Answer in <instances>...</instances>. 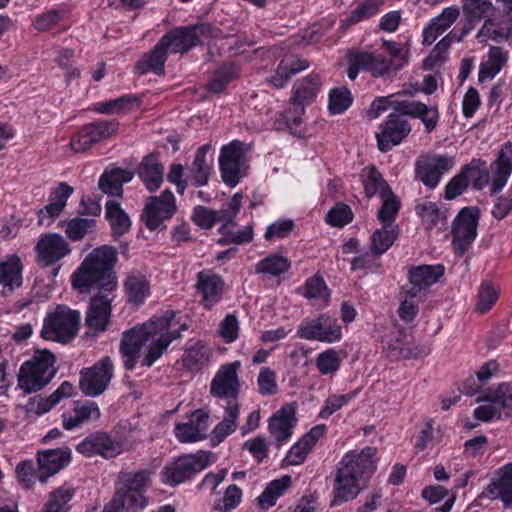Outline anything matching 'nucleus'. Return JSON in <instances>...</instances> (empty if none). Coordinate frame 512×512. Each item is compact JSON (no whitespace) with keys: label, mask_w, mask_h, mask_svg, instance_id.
I'll return each mask as SVG.
<instances>
[{"label":"nucleus","mask_w":512,"mask_h":512,"mask_svg":"<svg viewBox=\"0 0 512 512\" xmlns=\"http://www.w3.org/2000/svg\"><path fill=\"white\" fill-rule=\"evenodd\" d=\"M117 250L110 245H102L92 250L72 275V285L80 293L98 290L91 298L86 314V325L95 332L107 329L111 315V301L108 293L117 287L114 266Z\"/></svg>","instance_id":"nucleus-1"},{"label":"nucleus","mask_w":512,"mask_h":512,"mask_svg":"<svg viewBox=\"0 0 512 512\" xmlns=\"http://www.w3.org/2000/svg\"><path fill=\"white\" fill-rule=\"evenodd\" d=\"M174 318V311H166L161 318L133 327L123 333L120 353L127 370L135 367L142 346L148 343V352L143 359V365L150 367L160 358L169 344L181 336L180 331L187 329V326L182 324L177 328Z\"/></svg>","instance_id":"nucleus-2"},{"label":"nucleus","mask_w":512,"mask_h":512,"mask_svg":"<svg viewBox=\"0 0 512 512\" xmlns=\"http://www.w3.org/2000/svg\"><path fill=\"white\" fill-rule=\"evenodd\" d=\"M375 454V447H365L360 453L350 452L343 457L334 480L333 505L354 499L359 494L362 479L375 470L372 459Z\"/></svg>","instance_id":"nucleus-3"},{"label":"nucleus","mask_w":512,"mask_h":512,"mask_svg":"<svg viewBox=\"0 0 512 512\" xmlns=\"http://www.w3.org/2000/svg\"><path fill=\"white\" fill-rule=\"evenodd\" d=\"M461 170L467 181H471L473 189L482 190L490 182L493 193L501 191L512 172V143L506 142L502 146L496 160L490 165V171L481 159H472Z\"/></svg>","instance_id":"nucleus-4"},{"label":"nucleus","mask_w":512,"mask_h":512,"mask_svg":"<svg viewBox=\"0 0 512 512\" xmlns=\"http://www.w3.org/2000/svg\"><path fill=\"white\" fill-rule=\"evenodd\" d=\"M361 181L367 198L377 194L381 198L382 204L377 212V219L385 223L395 220L401 207L400 198L392 191L377 168L375 166L364 168Z\"/></svg>","instance_id":"nucleus-5"},{"label":"nucleus","mask_w":512,"mask_h":512,"mask_svg":"<svg viewBox=\"0 0 512 512\" xmlns=\"http://www.w3.org/2000/svg\"><path fill=\"white\" fill-rule=\"evenodd\" d=\"M55 356L49 350H37L22 364L18 374V387L25 393L41 390L55 376Z\"/></svg>","instance_id":"nucleus-6"},{"label":"nucleus","mask_w":512,"mask_h":512,"mask_svg":"<svg viewBox=\"0 0 512 512\" xmlns=\"http://www.w3.org/2000/svg\"><path fill=\"white\" fill-rule=\"evenodd\" d=\"M80 313L66 305H58L44 319L42 338L60 343L70 342L78 333Z\"/></svg>","instance_id":"nucleus-7"},{"label":"nucleus","mask_w":512,"mask_h":512,"mask_svg":"<svg viewBox=\"0 0 512 512\" xmlns=\"http://www.w3.org/2000/svg\"><path fill=\"white\" fill-rule=\"evenodd\" d=\"M246 145L238 140L224 145L219 156V166L224 183L236 186L246 173Z\"/></svg>","instance_id":"nucleus-8"},{"label":"nucleus","mask_w":512,"mask_h":512,"mask_svg":"<svg viewBox=\"0 0 512 512\" xmlns=\"http://www.w3.org/2000/svg\"><path fill=\"white\" fill-rule=\"evenodd\" d=\"M212 34L209 23H199L171 30L161 37V45H165L169 53H185L201 43L202 38Z\"/></svg>","instance_id":"nucleus-9"},{"label":"nucleus","mask_w":512,"mask_h":512,"mask_svg":"<svg viewBox=\"0 0 512 512\" xmlns=\"http://www.w3.org/2000/svg\"><path fill=\"white\" fill-rule=\"evenodd\" d=\"M176 210L175 197L167 189L160 196H150L146 199L141 218L149 230H164L165 221L171 219Z\"/></svg>","instance_id":"nucleus-10"},{"label":"nucleus","mask_w":512,"mask_h":512,"mask_svg":"<svg viewBox=\"0 0 512 512\" xmlns=\"http://www.w3.org/2000/svg\"><path fill=\"white\" fill-rule=\"evenodd\" d=\"M113 377V363L109 356L97 361L92 367L80 371L81 391L91 397L101 395Z\"/></svg>","instance_id":"nucleus-11"},{"label":"nucleus","mask_w":512,"mask_h":512,"mask_svg":"<svg viewBox=\"0 0 512 512\" xmlns=\"http://www.w3.org/2000/svg\"><path fill=\"white\" fill-rule=\"evenodd\" d=\"M209 463V455L206 453L184 455L165 466L162 471L163 481L170 485L180 484L205 469Z\"/></svg>","instance_id":"nucleus-12"},{"label":"nucleus","mask_w":512,"mask_h":512,"mask_svg":"<svg viewBox=\"0 0 512 512\" xmlns=\"http://www.w3.org/2000/svg\"><path fill=\"white\" fill-rule=\"evenodd\" d=\"M479 210L473 207L463 208L453 222L452 244L458 255H463L477 235Z\"/></svg>","instance_id":"nucleus-13"},{"label":"nucleus","mask_w":512,"mask_h":512,"mask_svg":"<svg viewBox=\"0 0 512 512\" xmlns=\"http://www.w3.org/2000/svg\"><path fill=\"white\" fill-rule=\"evenodd\" d=\"M297 333L302 339L333 343L340 340L341 327L336 318L322 314L316 319L302 321Z\"/></svg>","instance_id":"nucleus-14"},{"label":"nucleus","mask_w":512,"mask_h":512,"mask_svg":"<svg viewBox=\"0 0 512 512\" xmlns=\"http://www.w3.org/2000/svg\"><path fill=\"white\" fill-rule=\"evenodd\" d=\"M349 66L347 75L351 80H355L359 70L369 72L373 77H381L388 74L393 65L392 60H387L384 56L375 52L355 51L349 53Z\"/></svg>","instance_id":"nucleus-15"},{"label":"nucleus","mask_w":512,"mask_h":512,"mask_svg":"<svg viewBox=\"0 0 512 512\" xmlns=\"http://www.w3.org/2000/svg\"><path fill=\"white\" fill-rule=\"evenodd\" d=\"M455 165L453 157L446 155H429L418 162V179L429 189H434L442 176Z\"/></svg>","instance_id":"nucleus-16"},{"label":"nucleus","mask_w":512,"mask_h":512,"mask_svg":"<svg viewBox=\"0 0 512 512\" xmlns=\"http://www.w3.org/2000/svg\"><path fill=\"white\" fill-rule=\"evenodd\" d=\"M239 368V361L222 365L211 382V394L228 400L236 399L240 387L237 375Z\"/></svg>","instance_id":"nucleus-17"},{"label":"nucleus","mask_w":512,"mask_h":512,"mask_svg":"<svg viewBox=\"0 0 512 512\" xmlns=\"http://www.w3.org/2000/svg\"><path fill=\"white\" fill-rule=\"evenodd\" d=\"M376 134L377 145L381 152H387L398 145L411 131V125L398 114L391 113Z\"/></svg>","instance_id":"nucleus-18"},{"label":"nucleus","mask_w":512,"mask_h":512,"mask_svg":"<svg viewBox=\"0 0 512 512\" xmlns=\"http://www.w3.org/2000/svg\"><path fill=\"white\" fill-rule=\"evenodd\" d=\"M77 451L85 456L101 455L109 459L122 452V445L103 432H96L86 437L77 445Z\"/></svg>","instance_id":"nucleus-19"},{"label":"nucleus","mask_w":512,"mask_h":512,"mask_svg":"<svg viewBox=\"0 0 512 512\" xmlns=\"http://www.w3.org/2000/svg\"><path fill=\"white\" fill-rule=\"evenodd\" d=\"M70 459L71 450L68 447L39 451L37 454L38 480L45 483L49 477L68 465Z\"/></svg>","instance_id":"nucleus-20"},{"label":"nucleus","mask_w":512,"mask_h":512,"mask_svg":"<svg viewBox=\"0 0 512 512\" xmlns=\"http://www.w3.org/2000/svg\"><path fill=\"white\" fill-rule=\"evenodd\" d=\"M36 248L40 260L45 265L54 264L71 252L69 244L57 233H48L42 236Z\"/></svg>","instance_id":"nucleus-21"},{"label":"nucleus","mask_w":512,"mask_h":512,"mask_svg":"<svg viewBox=\"0 0 512 512\" xmlns=\"http://www.w3.org/2000/svg\"><path fill=\"white\" fill-rule=\"evenodd\" d=\"M208 430V414L203 410H197L192 413L186 423L176 425L175 433L180 442H196L206 436Z\"/></svg>","instance_id":"nucleus-22"},{"label":"nucleus","mask_w":512,"mask_h":512,"mask_svg":"<svg viewBox=\"0 0 512 512\" xmlns=\"http://www.w3.org/2000/svg\"><path fill=\"white\" fill-rule=\"evenodd\" d=\"M196 290L202 295L201 304L211 309L222 298L224 282L218 275L201 271L197 274Z\"/></svg>","instance_id":"nucleus-23"},{"label":"nucleus","mask_w":512,"mask_h":512,"mask_svg":"<svg viewBox=\"0 0 512 512\" xmlns=\"http://www.w3.org/2000/svg\"><path fill=\"white\" fill-rule=\"evenodd\" d=\"M296 423L293 407H284L269 420V432L278 446H281L292 435V429Z\"/></svg>","instance_id":"nucleus-24"},{"label":"nucleus","mask_w":512,"mask_h":512,"mask_svg":"<svg viewBox=\"0 0 512 512\" xmlns=\"http://www.w3.org/2000/svg\"><path fill=\"white\" fill-rule=\"evenodd\" d=\"M100 415V409L95 402H77L71 411L65 412L62 415L63 427L66 430H72L85 423L99 419Z\"/></svg>","instance_id":"nucleus-25"},{"label":"nucleus","mask_w":512,"mask_h":512,"mask_svg":"<svg viewBox=\"0 0 512 512\" xmlns=\"http://www.w3.org/2000/svg\"><path fill=\"white\" fill-rule=\"evenodd\" d=\"M22 264L17 255H10L0 262V285L3 293H12L22 285Z\"/></svg>","instance_id":"nucleus-26"},{"label":"nucleus","mask_w":512,"mask_h":512,"mask_svg":"<svg viewBox=\"0 0 512 512\" xmlns=\"http://www.w3.org/2000/svg\"><path fill=\"white\" fill-rule=\"evenodd\" d=\"M138 176L150 192L156 191L163 182L164 167L154 154H149L142 159L138 168Z\"/></svg>","instance_id":"nucleus-27"},{"label":"nucleus","mask_w":512,"mask_h":512,"mask_svg":"<svg viewBox=\"0 0 512 512\" xmlns=\"http://www.w3.org/2000/svg\"><path fill=\"white\" fill-rule=\"evenodd\" d=\"M421 223L426 232L431 234H439L447 229V211L442 210L437 204L426 202L421 206L420 213Z\"/></svg>","instance_id":"nucleus-28"},{"label":"nucleus","mask_w":512,"mask_h":512,"mask_svg":"<svg viewBox=\"0 0 512 512\" xmlns=\"http://www.w3.org/2000/svg\"><path fill=\"white\" fill-rule=\"evenodd\" d=\"M239 415L240 405L237 399H229L225 406L223 420L212 431L214 445L221 443L228 435L235 431Z\"/></svg>","instance_id":"nucleus-29"},{"label":"nucleus","mask_w":512,"mask_h":512,"mask_svg":"<svg viewBox=\"0 0 512 512\" xmlns=\"http://www.w3.org/2000/svg\"><path fill=\"white\" fill-rule=\"evenodd\" d=\"M309 67L306 59L295 56H289L281 60L275 74L269 79V82L276 88H282L290 78Z\"/></svg>","instance_id":"nucleus-30"},{"label":"nucleus","mask_w":512,"mask_h":512,"mask_svg":"<svg viewBox=\"0 0 512 512\" xmlns=\"http://www.w3.org/2000/svg\"><path fill=\"white\" fill-rule=\"evenodd\" d=\"M127 300L136 305L142 304L149 294L150 285L146 276L138 270H132L124 281Z\"/></svg>","instance_id":"nucleus-31"},{"label":"nucleus","mask_w":512,"mask_h":512,"mask_svg":"<svg viewBox=\"0 0 512 512\" xmlns=\"http://www.w3.org/2000/svg\"><path fill=\"white\" fill-rule=\"evenodd\" d=\"M416 268H409V284L401 289V303L398 310L399 317L405 322H412L416 316Z\"/></svg>","instance_id":"nucleus-32"},{"label":"nucleus","mask_w":512,"mask_h":512,"mask_svg":"<svg viewBox=\"0 0 512 512\" xmlns=\"http://www.w3.org/2000/svg\"><path fill=\"white\" fill-rule=\"evenodd\" d=\"M134 177L133 172L121 168L105 171L99 179V188L111 196H121L123 183L130 182Z\"/></svg>","instance_id":"nucleus-33"},{"label":"nucleus","mask_w":512,"mask_h":512,"mask_svg":"<svg viewBox=\"0 0 512 512\" xmlns=\"http://www.w3.org/2000/svg\"><path fill=\"white\" fill-rule=\"evenodd\" d=\"M395 220L390 222H381L383 227L377 229L371 236V255L379 257L385 253L395 242L399 235L397 226H393Z\"/></svg>","instance_id":"nucleus-34"},{"label":"nucleus","mask_w":512,"mask_h":512,"mask_svg":"<svg viewBox=\"0 0 512 512\" xmlns=\"http://www.w3.org/2000/svg\"><path fill=\"white\" fill-rule=\"evenodd\" d=\"M210 149V144H205L198 148L194 161L189 168L191 182L196 187L204 186L209 181L211 166L207 162V153Z\"/></svg>","instance_id":"nucleus-35"},{"label":"nucleus","mask_w":512,"mask_h":512,"mask_svg":"<svg viewBox=\"0 0 512 512\" xmlns=\"http://www.w3.org/2000/svg\"><path fill=\"white\" fill-rule=\"evenodd\" d=\"M319 89L320 79L316 74L307 76L300 83L295 85L292 104L295 106L296 110L299 108L300 111L303 112L304 105L313 101Z\"/></svg>","instance_id":"nucleus-36"},{"label":"nucleus","mask_w":512,"mask_h":512,"mask_svg":"<svg viewBox=\"0 0 512 512\" xmlns=\"http://www.w3.org/2000/svg\"><path fill=\"white\" fill-rule=\"evenodd\" d=\"M169 51L165 45H161V40L155 45L150 53L145 54L136 64L139 74H145L152 71L157 75L164 72V65Z\"/></svg>","instance_id":"nucleus-37"},{"label":"nucleus","mask_w":512,"mask_h":512,"mask_svg":"<svg viewBox=\"0 0 512 512\" xmlns=\"http://www.w3.org/2000/svg\"><path fill=\"white\" fill-rule=\"evenodd\" d=\"M487 491L489 494H496L505 507L512 506V463L502 468L499 479L490 483Z\"/></svg>","instance_id":"nucleus-38"},{"label":"nucleus","mask_w":512,"mask_h":512,"mask_svg":"<svg viewBox=\"0 0 512 512\" xmlns=\"http://www.w3.org/2000/svg\"><path fill=\"white\" fill-rule=\"evenodd\" d=\"M106 218L108 219L112 235L120 237L127 233L131 226L129 216L121 209L120 204L115 201L106 202Z\"/></svg>","instance_id":"nucleus-39"},{"label":"nucleus","mask_w":512,"mask_h":512,"mask_svg":"<svg viewBox=\"0 0 512 512\" xmlns=\"http://www.w3.org/2000/svg\"><path fill=\"white\" fill-rule=\"evenodd\" d=\"M291 483V477L288 475L271 481L262 494L257 498L259 506L262 509L272 507L276 503L277 498L291 486Z\"/></svg>","instance_id":"nucleus-40"},{"label":"nucleus","mask_w":512,"mask_h":512,"mask_svg":"<svg viewBox=\"0 0 512 512\" xmlns=\"http://www.w3.org/2000/svg\"><path fill=\"white\" fill-rule=\"evenodd\" d=\"M491 7L490 0H465L463 12L467 18L462 34H468L473 29L474 23L480 21Z\"/></svg>","instance_id":"nucleus-41"},{"label":"nucleus","mask_w":512,"mask_h":512,"mask_svg":"<svg viewBox=\"0 0 512 512\" xmlns=\"http://www.w3.org/2000/svg\"><path fill=\"white\" fill-rule=\"evenodd\" d=\"M383 3V0H365L361 2L345 19L341 21L343 29H347L364 19L374 16L379 11Z\"/></svg>","instance_id":"nucleus-42"},{"label":"nucleus","mask_w":512,"mask_h":512,"mask_svg":"<svg viewBox=\"0 0 512 512\" xmlns=\"http://www.w3.org/2000/svg\"><path fill=\"white\" fill-rule=\"evenodd\" d=\"M414 338L412 333L407 334L403 329H399L386 343L387 349L391 352V356L396 358H410L413 354Z\"/></svg>","instance_id":"nucleus-43"},{"label":"nucleus","mask_w":512,"mask_h":512,"mask_svg":"<svg viewBox=\"0 0 512 512\" xmlns=\"http://www.w3.org/2000/svg\"><path fill=\"white\" fill-rule=\"evenodd\" d=\"M444 273L445 267L442 264L418 265V299L421 292L439 282Z\"/></svg>","instance_id":"nucleus-44"},{"label":"nucleus","mask_w":512,"mask_h":512,"mask_svg":"<svg viewBox=\"0 0 512 512\" xmlns=\"http://www.w3.org/2000/svg\"><path fill=\"white\" fill-rule=\"evenodd\" d=\"M114 497H118L120 507L126 512H139L148 504V500L142 492L119 489L115 492Z\"/></svg>","instance_id":"nucleus-45"},{"label":"nucleus","mask_w":512,"mask_h":512,"mask_svg":"<svg viewBox=\"0 0 512 512\" xmlns=\"http://www.w3.org/2000/svg\"><path fill=\"white\" fill-rule=\"evenodd\" d=\"M507 54L500 47H491L488 60L483 64L480 71V79L493 78L506 64Z\"/></svg>","instance_id":"nucleus-46"},{"label":"nucleus","mask_w":512,"mask_h":512,"mask_svg":"<svg viewBox=\"0 0 512 512\" xmlns=\"http://www.w3.org/2000/svg\"><path fill=\"white\" fill-rule=\"evenodd\" d=\"M290 261L278 254H272L262 259L256 266V272L278 276L289 270Z\"/></svg>","instance_id":"nucleus-47"},{"label":"nucleus","mask_w":512,"mask_h":512,"mask_svg":"<svg viewBox=\"0 0 512 512\" xmlns=\"http://www.w3.org/2000/svg\"><path fill=\"white\" fill-rule=\"evenodd\" d=\"M485 399L493 404L499 405L505 412V415L512 417V385L501 383L494 390H489Z\"/></svg>","instance_id":"nucleus-48"},{"label":"nucleus","mask_w":512,"mask_h":512,"mask_svg":"<svg viewBox=\"0 0 512 512\" xmlns=\"http://www.w3.org/2000/svg\"><path fill=\"white\" fill-rule=\"evenodd\" d=\"M74 488L60 487L50 493L43 512H68V502L74 496Z\"/></svg>","instance_id":"nucleus-49"},{"label":"nucleus","mask_w":512,"mask_h":512,"mask_svg":"<svg viewBox=\"0 0 512 512\" xmlns=\"http://www.w3.org/2000/svg\"><path fill=\"white\" fill-rule=\"evenodd\" d=\"M73 393V386L70 382L64 381L59 388L54 391L48 398L35 399L34 403H37L36 412L38 414L46 413L57 405L63 398L70 397Z\"/></svg>","instance_id":"nucleus-50"},{"label":"nucleus","mask_w":512,"mask_h":512,"mask_svg":"<svg viewBox=\"0 0 512 512\" xmlns=\"http://www.w3.org/2000/svg\"><path fill=\"white\" fill-rule=\"evenodd\" d=\"M95 226L94 219L75 217L66 223L65 233L70 240L79 241L93 232Z\"/></svg>","instance_id":"nucleus-51"},{"label":"nucleus","mask_w":512,"mask_h":512,"mask_svg":"<svg viewBox=\"0 0 512 512\" xmlns=\"http://www.w3.org/2000/svg\"><path fill=\"white\" fill-rule=\"evenodd\" d=\"M120 480L123 483V490L144 493L150 480V472L148 470L124 472L120 474Z\"/></svg>","instance_id":"nucleus-52"},{"label":"nucleus","mask_w":512,"mask_h":512,"mask_svg":"<svg viewBox=\"0 0 512 512\" xmlns=\"http://www.w3.org/2000/svg\"><path fill=\"white\" fill-rule=\"evenodd\" d=\"M209 360L208 349L203 345L189 348L183 357V364L189 370H199Z\"/></svg>","instance_id":"nucleus-53"},{"label":"nucleus","mask_w":512,"mask_h":512,"mask_svg":"<svg viewBox=\"0 0 512 512\" xmlns=\"http://www.w3.org/2000/svg\"><path fill=\"white\" fill-rule=\"evenodd\" d=\"M192 219L200 228L210 229L215 223L223 221V214L199 205L194 208Z\"/></svg>","instance_id":"nucleus-54"},{"label":"nucleus","mask_w":512,"mask_h":512,"mask_svg":"<svg viewBox=\"0 0 512 512\" xmlns=\"http://www.w3.org/2000/svg\"><path fill=\"white\" fill-rule=\"evenodd\" d=\"M393 113L399 115L400 118L403 116L416 117V101L411 93H397L392 98Z\"/></svg>","instance_id":"nucleus-55"},{"label":"nucleus","mask_w":512,"mask_h":512,"mask_svg":"<svg viewBox=\"0 0 512 512\" xmlns=\"http://www.w3.org/2000/svg\"><path fill=\"white\" fill-rule=\"evenodd\" d=\"M236 73L233 66H222L216 70L208 82V90L214 93L222 92L225 87L235 78Z\"/></svg>","instance_id":"nucleus-56"},{"label":"nucleus","mask_w":512,"mask_h":512,"mask_svg":"<svg viewBox=\"0 0 512 512\" xmlns=\"http://www.w3.org/2000/svg\"><path fill=\"white\" fill-rule=\"evenodd\" d=\"M341 364V358L337 351L333 349L326 350L320 353L316 359V367L321 374L335 373Z\"/></svg>","instance_id":"nucleus-57"},{"label":"nucleus","mask_w":512,"mask_h":512,"mask_svg":"<svg viewBox=\"0 0 512 512\" xmlns=\"http://www.w3.org/2000/svg\"><path fill=\"white\" fill-rule=\"evenodd\" d=\"M351 103V94L347 88H336L330 92L329 109L333 114L343 113Z\"/></svg>","instance_id":"nucleus-58"},{"label":"nucleus","mask_w":512,"mask_h":512,"mask_svg":"<svg viewBox=\"0 0 512 512\" xmlns=\"http://www.w3.org/2000/svg\"><path fill=\"white\" fill-rule=\"evenodd\" d=\"M305 297L308 299H323L325 302L328 301L330 293L326 286L324 279L320 276H313L307 279L305 283Z\"/></svg>","instance_id":"nucleus-59"},{"label":"nucleus","mask_w":512,"mask_h":512,"mask_svg":"<svg viewBox=\"0 0 512 512\" xmlns=\"http://www.w3.org/2000/svg\"><path fill=\"white\" fill-rule=\"evenodd\" d=\"M353 213L348 205L343 203L337 204L330 209L326 216L328 224L335 227H343L352 221Z\"/></svg>","instance_id":"nucleus-60"},{"label":"nucleus","mask_w":512,"mask_h":512,"mask_svg":"<svg viewBox=\"0 0 512 512\" xmlns=\"http://www.w3.org/2000/svg\"><path fill=\"white\" fill-rule=\"evenodd\" d=\"M87 126L92 133V137L95 138L96 143L110 138L118 131V123L115 120L94 122Z\"/></svg>","instance_id":"nucleus-61"},{"label":"nucleus","mask_w":512,"mask_h":512,"mask_svg":"<svg viewBox=\"0 0 512 512\" xmlns=\"http://www.w3.org/2000/svg\"><path fill=\"white\" fill-rule=\"evenodd\" d=\"M418 120L424 124L425 132L431 133L437 127L439 121L437 106H427L424 103L418 102Z\"/></svg>","instance_id":"nucleus-62"},{"label":"nucleus","mask_w":512,"mask_h":512,"mask_svg":"<svg viewBox=\"0 0 512 512\" xmlns=\"http://www.w3.org/2000/svg\"><path fill=\"white\" fill-rule=\"evenodd\" d=\"M460 14L457 7L445 8L441 14L431 20V29L439 30L442 34L451 27Z\"/></svg>","instance_id":"nucleus-63"},{"label":"nucleus","mask_w":512,"mask_h":512,"mask_svg":"<svg viewBox=\"0 0 512 512\" xmlns=\"http://www.w3.org/2000/svg\"><path fill=\"white\" fill-rule=\"evenodd\" d=\"M94 144H96L95 138L92 137V133L87 125L79 132L73 134L70 141V147L76 153L86 152Z\"/></svg>","instance_id":"nucleus-64"}]
</instances>
